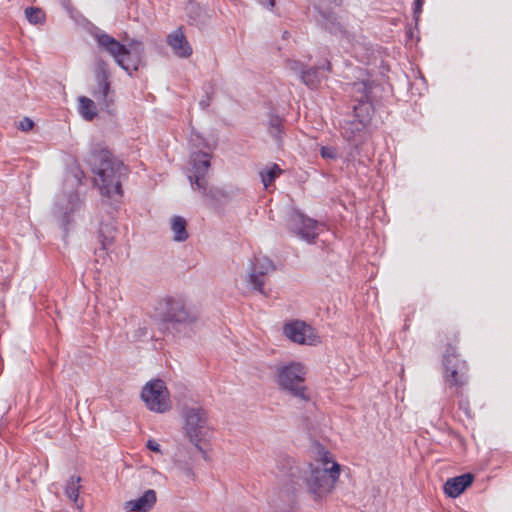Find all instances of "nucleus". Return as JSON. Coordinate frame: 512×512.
I'll use <instances>...</instances> for the list:
<instances>
[{
	"label": "nucleus",
	"mask_w": 512,
	"mask_h": 512,
	"mask_svg": "<svg viewBox=\"0 0 512 512\" xmlns=\"http://www.w3.org/2000/svg\"><path fill=\"white\" fill-rule=\"evenodd\" d=\"M83 177H84V172L79 167H76L75 173H74V178H75L77 185L82 184Z\"/></svg>",
	"instance_id": "nucleus-41"
},
{
	"label": "nucleus",
	"mask_w": 512,
	"mask_h": 512,
	"mask_svg": "<svg viewBox=\"0 0 512 512\" xmlns=\"http://www.w3.org/2000/svg\"><path fill=\"white\" fill-rule=\"evenodd\" d=\"M115 234L116 227L112 220H109L107 222H101L97 233V238L98 242L100 243V247L95 250V253L98 254L100 257L105 258L109 247L112 246V244L114 243Z\"/></svg>",
	"instance_id": "nucleus-17"
},
{
	"label": "nucleus",
	"mask_w": 512,
	"mask_h": 512,
	"mask_svg": "<svg viewBox=\"0 0 512 512\" xmlns=\"http://www.w3.org/2000/svg\"><path fill=\"white\" fill-rule=\"evenodd\" d=\"M156 501L155 490L148 489L140 497L126 501L124 508L129 512H148L153 508Z\"/></svg>",
	"instance_id": "nucleus-18"
},
{
	"label": "nucleus",
	"mask_w": 512,
	"mask_h": 512,
	"mask_svg": "<svg viewBox=\"0 0 512 512\" xmlns=\"http://www.w3.org/2000/svg\"><path fill=\"white\" fill-rule=\"evenodd\" d=\"M33 126L34 122L32 119H30L29 117H23L19 122L18 128L21 131L27 132L30 131L33 128Z\"/></svg>",
	"instance_id": "nucleus-36"
},
{
	"label": "nucleus",
	"mask_w": 512,
	"mask_h": 512,
	"mask_svg": "<svg viewBox=\"0 0 512 512\" xmlns=\"http://www.w3.org/2000/svg\"><path fill=\"white\" fill-rule=\"evenodd\" d=\"M81 481L80 476L72 475L66 482L65 485V495L69 500H71L73 503H75L77 506L78 498H79V490L80 485L79 482Z\"/></svg>",
	"instance_id": "nucleus-28"
},
{
	"label": "nucleus",
	"mask_w": 512,
	"mask_h": 512,
	"mask_svg": "<svg viewBox=\"0 0 512 512\" xmlns=\"http://www.w3.org/2000/svg\"><path fill=\"white\" fill-rule=\"evenodd\" d=\"M285 336L291 341L302 345H315L317 336L314 329L303 321L295 320L286 324L283 328Z\"/></svg>",
	"instance_id": "nucleus-15"
},
{
	"label": "nucleus",
	"mask_w": 512,
	"mask_h": 512,
	"mask_svg": "<svg viewBox=\"0 0 512 512\" xmlns=\"http://www.w3.org/2000/svg\"><path fill=\"white\" fill-rule=\"evenodd\" d=\"M306 65L304 63H302L301 61L299 60H294V59H287L286 60V68L294 73L295 75L298 76V78L301 77L302 75V72L304 71Z\"/></svg>",
	"instance_id": "nucleus-32"
},
{
	"label": "nucleus",
	"mask_w": 512,
	"mask_h": 512,
	"mask_svg": "<svg viewBox=\"0 0 512 512\" xmlns=\"http://www.w3.org/2000/svg\"><path fill=\"white\" fill-rule=\"evenodd\" d=\"M200 105H201L202 107H206V106H208V103H206V102H204V101H200Z\"/></svg>",
	"instance_id": "nucleus-47"
},
{
	"label": "nucleus",
	"mask_w": 512,
	"mask_h": 512,
	"mask_svg": "<svg viewBox=\"0 0 512 512\" xmlns=\"http://www.w3.org/2000/svg\"><path fill=\"white\" fill-rule=\"evenodd\" d=\"M282 170L278 164L273 163L271 166L261 169L259 177L265 188H268L276 178L281 174Z\"/></svg>",
	"instance_id": "nucleus-27"
},
{
	"label": "nucleus",
	"mask_w": 512,
	"mask_h": 512,
	"mask_svg": "<svg viewBox=\"0 0 512 512\" xmlns=\"http://www.w3.org/2000/svg\"><path fill=\"white\" fill-rule=\"evenodd\" d=\"M310 475L305 479L309 492L313 495L315 501H319L323 496L333 489L332 480L328 477L326 470L320 467H313L309 464Z\"/></svg>",
	"instance_id": "nucleus-14"
},
{
	"label": "nucleus",
	"mask_w": 512,
	"mask_h": 512,
	"mask_svg": "<svg viewBox=\"0 0 512 512\" xmlns=\"http://www.w3.org/2000/svg\"><path fill=\"white\" fill-rule=\"evenodd\" d=\"M93 37L98 50L110 55L129 76L144 65L145 48L141 41L131 39L126 45L100 29L93 33Z\"/></svg>",
	"instance_id": "nucleus-2"
},
{
	"label": "nucleus",
	"mask_w": 512,
	"mask_h": 512,
	"mask_svg": "<svg viewBox=\"0 0 512 512\" xmlns=\"http://www.w3.org/2000/svg\"><path fill=\"white\" fill-rule=\"evenodd\" d=\"M350 93L356 104H361L362 102H371L370 93L372 90V83L370 81H356L350 83Z\"/></svg>",
	"instance_id": "nucleus-22"
},
{
	"label": "nucleus",
	"mask_w": 512,
	"mask_h": 512,
	"mask_svg": "<svg viewBox=\"0 0 512 512\" xmlns=\"http://www.w3.org/2000/svg\"><path fill=\"white\" fill-rule=\"evenodd\" d=\"M79 113L87 121H92L97 116V107L88 97H79Z\"/></svg>",
	"instance_id": "nucleus-25"
},
{
	"label": "nucleus",
	"mask_w": 512,
	"mask_h": 512,
	"mask_svg": "<svg viewBox=\"0 0 512 512\" xmlns=\"http://www.w3.org/2000/svg\"><path fill=\"white\" fill-rule=\"evenodd\" d=\"M64 8L67 10V11H71L72 10V5H71V2L70 0H63L62 2Z\"/></svg>",
	"instance_id": "nucleus-43"
},
{
	"label": "nucleus",
	"mask_w": 512,
	"mask_h": 512,
	"mask_svg": "<svg viewBox=\"0 0 512 512\" xmlns=\"http://www.w3.org/2000/svg\"><path fill=\"white\" fill-rule=\"evenodd\" d=\"M346 0H318L315 4H325L332 7H340Z\"/></svg>",
	"instance_id": "nucleus-38"
},
{
	"label": "nucleus",
	"mask_w": 512,
	"mask_h": 512,
	"mask_svg": "<svg viewBox=\"0 0 512 512\" xmlns=\"http://www.w3.org/2000/svg\"><path fill=\"white\" fill-rule=\"evenodd\" d=\"M374 106L372 102L355 104L353 111L341 121V134L349 142L360 141L371 124Z\"/></svg>",
	"instance_id": "nucleus-4"
},
{
	"label": "nucleus",
	"mask_w": 512,
	"mask_h": 512,
	"mask_svg": "<svg viewBox=\"0 0 512 512\" xmlns=\"http://www.w3.org/2000/svg\"><path fill=\"white\" fill-rule=\"evenodd\" d=\"M277 476L291 484L297 483L299 479V468L295 465V461L291 457H283L278 460L276 466Z\"/></svg>",
	"instance_id": "nucleus-21"
},
{
	"label": "nucleus",
	"mask_w": 512,
	"mask_h": 512,
	"mask_svg": "<svg viewBox=\"0 0 512 512\" xmlns=\"http://www.w3.org/2000/svg\"><path fill=\"white\" fill-rule=\"evenodd\" d=\"M424 5V0H414L413 3V19L415 21V26H418V22L420 19V15L422 13V8Z\"/></svg>",
	"instance_id": "nucleus-35"
},
{
	"label": "nucleus",
	"mask_w": 512,
	"mask_h": 512,
	"mask_svg": "<svg viewBox=\"0 0 512 512\" xmlns=\"http://www.w3.org/2000/svg\"><path fill=\"white\" fill-rule=\"evenodd\" d=\"M324 461L327 462L328 461V458H327V455L325 454V457H324Z\"/></svg>",
	"instance_id": "nucleus-48"
},
{
	"label": "nucleus",
	"mask_w": 512,
	"mask_h": 512,
	"mask_svg": "<svg viewBox=\"0 0 512 512\" xmlns=\"http://www.w3.org/2000/svg\"><path fill=\"white\" fill-rule=\"evenodd\" d=\"M184 420L183 430L185 436L207 460V452L200 445L201 441L207 436L209 427L207 413L202 407L184 406L182 409Z\"/></svg>",
	"instance_id": "nucleus-5"
},
{
	"label": "nucleus",
	"mask_w": 512,
	"mask_h": 512,
	"mask_svg": "<svg viewBox=\"0 0 512 512\" xmlns=\"http://www.w3.org/2000/svg\"><path fill=\"white\" fill-rule=\"evenodd\" d=\"M474 475L470 472L448 478L444 483V493L450 498H457L474 482Z\"/></svg>",
	"instance_id": "nucleus-16"
},
{
	"label": "nucleus",
	"mask_w": 512,
	"mask_h": 512,
	"mask_svg": "<svg viewBox=\"0 0 512 512\" xmlns=\"http://www.w3.org/2000/svg\"><path fill=\"white\" fill-rule=\"evenodd\" d=\"M264 276L265 275L258 274V272L251 270L248 278V283L251 286V288L255 291L260 292L261 294H264Z\"/></svg>",
	"instance_id": "nucleus-31"
},
{
	"label": "nucleus",
	"mask_w": 512,
	"mask_h": 512,
	"mask_svg": "<svg viewBox=\"0 0 512 512\" xmlns=\"http://www.w3.org/2000/svg\"><path fill=\"white\" fill-rule=\"evenodd\" d=\"M284 512H296L295 509L293 507H289L286 511Z\"/></svg>",
	"instance_id": "nucleus-46"
},
{
	"label": "nucleus",
	"mask_w": 512,
	"mask_h": 512,
	"mask_svg": "<svg viewBox=\"0 0 512 512\" xmlns=\"http://www.w3.org/2000/svg\"><path fill=\"white\" fill-rule=\"evenodd\" d=\"M155 316L166 328L181 330L191 325L196 317L187 308L182 297L165 296L155 305Z\"/></svg>",
	"instance_id": "nucleus-3"
},
{
	"label": "nucleus",
	"mask_w": 512,
	"mask_h": 512,
	"mask_svg": "<svg viewBox=\"0 0 512 512\" xmlns=\"http://www.w3.org/2000/svg\"><path fill=\"white\" fill-rule=\"evenodd\" d=\"M305 374L306 372L302 364L291 362L277 370V383L280 389L290 396L308 402L310 401V396L307 393V387L303 384Z\"/></svg>",
	"instance_id": "nucleus-6"
},
{
	"label": "nucleus",
	"mask_w": 512,
	"mask_h": 512,
	"mask_svg": "<svg viewBox=\"0 0 512 512\" xmlns=\"http://www.w3.org/2000/svg\"><path fill=\"white\" fill-rule=\"evenodd\" d=\"M171 230L173 232V240L176 242H184L188 239L187 221L182 216H173L171 220Z\"/></svg>",
	"instance_id": "nucleus-24"
},
{
	"label": "nucleus",
	"mask_w": 512,
	"mask_h": 512,
	"mask_svg": "<svg viewBox=\"0 0 512 512\" xmlns=\"http://www.w3.org/2000/svg\"><path fill=\"white\" fill-rule=\"evenodd\" d=\"M86 162L100 180L102 195L109 198L123 196L122 181L128 177L129 169L122 160L108 149L94 148L87 155Z\"/></svg>",
	"instance_id": "nucleus-1"
},
{
	"label": "nucleus",
	"mask_w": 512,
	"mask_h": 512,
	"mask_svg": "<svg viewBox=\"0 0 512 512\" xmlns=\"http://www.w3.org/2000/svg\"><path fill=\"white\" fill-rule=\"evenodd\" d=\"M191 143L198 150L193 151L190 155V164L192 173L188 175L192 189L204 188L205 181H207V174L211 166V153L203 151L204 148H209L207 142L198 133H192Z\"/></svg>",
	"instance_id": "nucleus-7"
},
{
	"label": "nucleus",
	"mask_w": 512,
	"mask_h": 512,
	"mask_svg": "<svg viewBox=\"0 0 512 512\" xmlns=\"http://www.w3.org/2000/svg\"><path fill=\"white\" fill-rule=\"evenodd\" d=\"M202 193L203 196L214 202H220L228 197V193L219 187L209 186L208 181H205L204 188H195Z\"/></svg>",
	"instance_id": "nucleus-26"
},
{
	"label": "nucleus",
	"mask_w": 512,
	"mask_h": 512,
	"mask_svg": "<svg viewBox=\"0 0 512 512\" xmlns=\"http://www.w3.org/2000/svg\"><path fill=\"white\" fill-rule=\"evenodd\" d=\"M320 155L324 159H331V160H335L338 157L336 148H334L332 146H321Z\"/></svg>",
	"instance_id": "nucleus-34"
},
{
	"label": "nucleus",
	"mask_w": 512,
	"mask_h": 512,
	"mask_svg": "<svg viewBox=\"0 0 512 512\" xmlns=\"http://www.w3.org/2000/svg\"><path fill=\"white\" fill-rule=\"evenodd\" d=\"M146 448L149 449L152 452L162 454V450H161L160 444L156 440H154V439H149L146 442Z\"/></svg>",
	"instance_id": "nucleus-37"
},
{
	"label": "nucleus",
	"mask_w": 512,
	"mask_h": 512,
	"mask_svg": "<svg viewBox=\"0 0 512 512\" xmlns=\"http://www.w3.org/2000/svg\"><path fill=\"white\" fill-rule=\"evenodd\" d=\"M184 473H185V475H186L188 478H193V477H194V472H193L192 468H191V467H189V466H186V467L184 468Z\"/></svg>",
	"instance_id": "nucleus-42"
},
{
	"label": "nucleus",
	"mask_w": 512,
	"mask_h": 512,
	"mask_svg": "<svg viewBox=\"0 0 512 512\" xmlns=\"http://www.w3.org/2000/svg\"><path fill=\"white\" fill-rule=\"evenodd\" d=\"M315 15L314 19L317 26L336 37L345 38L349 35L346 27L345 15L340 14V11L335 10L337 7H332L323 4L313 5Z\"/></svg>",
	"instance_id": "nucleus-10"
},
{
	"label": "nucleus",
	"mask_w": 512,
	"mask_h": 512,
	"mask_svg": "<svg viewBox=\"0 0 512 512\" xmlns=\"http://www.w3.org/2000/svg\"><path fill=\"white\" fill-rule=\"evenodd\" d=\"M167 43L178 57L187 58L193 52L181 28L176 29L167 36Z\"/></svg>",
	"instance_id": "nucleus-19"
},
{
	"label": "nucleus",
	"mask_w": 512,
	"mask_h": 512,
	"mask_svg": "<svg viewBox=\"0 0 512 512\" xmlns=\"http://www.w3.org/2000/svg\"><path fill=\"white\" fill-rule=\"evenodd\" d=\"M324 78L323 74L319 72V68L316 66L308 67L306 65L302 72L300 81L310 89H316Z\"/></svg>",
	"instance_id": "nucleus-23"
},
{
	"label": "nucleus",
	"mask_w": 512,
	"mask_h": 512,
	"mask_svg": "<svg viewBox=\"0 0 512 512\" xmlns=\"http://www.w3.org/2000/svg\"><path fill=\"white\" fill-rule=\"evenodd\" d=\"M321 470L327 471L328 477L332 480V484L334 485L340 476L341 466L339 463L333 461L330 468H321Z\"/></svg>",
	"instance_id": "nucleus-33"
},
{
	"label": "nucleus",
	"mask_w": 512,
	"mask_h": 512,
	"mask_svg": "<svg viewBox=\"0 0 512 512\" xmlns=\"http://www.w3.org/2000/svg\"><path fill=\"white\" fill-rule=\"evenodd\" d=\"M282 37L284 39H287L289 37V32L288 31H284Z\"/></svg>",
	"instance_id": "nucleus-44"
},
{
	"label": "nucleus",
	"mask_w": 512,
	"mask_h": 512,
	"mask_svg": "<svg viewBox=\"0 0 512 512\" xmlns=\"http://www.w3.org/2000/svg\"><path fill=\"white\" fill-rule=\"evenodd\" d=\"M251 270L258 272V274L267 275L269 272L275 270V265L273 261L266 256L255 257L252 262Z\"/></svg>",
	"instance_id": "nucleus-29"
},
{
	"label": "nucleus",
	"mask_w": 512,
	"mask_h": 512,
	"mask_svg": "<svg viewBox=\"0 0 512 512\" xmlns=\"http://www.w3.org/2000/svg\"><path fill=\"white\" fill-rule=\"evenodd\" d=\"M83 202L78 192H71L58 197L53 207V217L63 230V239L68 236L70 228L74 225L76 214L82 209Z\"/></svg>",
	"instance_id": "nucleus-9"
},
{
	"label": "nucleus",
	"mask_w": 512,
	"mask_h": 512,
	"mask_svg": "<svg viewBox=\"0 0 512 512\" xmlns=\"http://www.w3.org/2000/svg\"><path fill=\"white\" fill-rule=\"evenodd\" d=\"M318 222L299 210H293L289 214L288 227L289 230L300 239L306 241L308 244H312L317 239Z\"/></svg>",
	"instance_id": "nucleus-13"
},
{
	"label": "nucleus",
	"mask_w": 512,
	"mask_h": 512,
	"mask_svg": "<svg viewBox=\"0 0 512 512\" xmlns=\"http://www.w3.org/2000/svg\"><path fill=\"white\" fill-rule=\"evenodd\" d=\"M258 2L260 5H262L263 7L267 8L269 10H273V8L276 5V0H258Z\"/></svg>",
	"instance_id": "nucleus-40"
},
{
	"label": "nucleus",
	"mask_w": 512,
	"mask_h": 512,
	"mask_svg": "<svg viewBox=\"0 0 512 512\" xmlns=\"http://www.w3.org/2000/svg\"><path fill=\"white\" fill-rule=\"evenodd\" d=\"M317 68H319V72L322 74L324 71L331 72L332 71V65L331 62L326 59L322 64L316 65Z\"/></svg>",
	"instance_id": "nucleus-39"
},
{
	"label": "nucleus",
	"mask_w": 512,
	"mask_h": 512,
	"mask_svg": "<svg viewBox=\"0 0 512 512\" xmlns=\"http://www.w3.org/2000/svg\"><path fill=\"white\" fill-rule=\"evenodd\" d=\"M407 35L408 37L412 38L413 37V31L412 29L410 28L409 31L407 32Z\"/></svg>",
	"instance_id": "nucleus-45"
},
{
	"label": "nucleus",
	"mask_w": 512,
	"mask_h": 512,
	"mask_svg": "<svg viewBox=\"0 0 512 512\" xmlns=\"http://www.w3.org/2000/svg\"><path fill=\"white\" fill-rule=\"evenodd\" d=\"M141 398L153 412L164 413L171 408L168 389L161 379L147 382L141 391Z\"/></svg>",
	"instance_id": "nucleus-12"
},
{
	"label": "nucleus",
	"mask_w": 512,
	"mask_h": 512,
	"mask_svg": "<svg viewBox=\"0 0 512 512\" xmlns=\"http://www.w3.org/2000/svg\"><path fill=\"white\" fill-rule=\"evenodd\" d=\"M25 17L30 24L38 25L46 21L45 12L39 7H27L25 9Z\"/></svg>",
	"instance_id": "nucleus-30"
},
{
	"label": "nucleus",
	"mask_w": 512,
	"mask_h": 512,
	"mask_svg": "<svg viewBox=\"0 0 512 512\" xmlns=\"http://www.w3.org/2000/svg\"><path fill=\"white\" fill-rule=\"evenodd\" d=\"M111 73L109 64L99 59L96 61L94 78L96 86L92 92L93 97L108 111L114 105L115 91L111 87Z\"/></svg>",
	"instance_id": "nucleus-11"
},
{
	"label": "nucleus",
	"mask_w": 512,
	"mask_h": 512,
	"mask_svg": "<svg viewBox=\"0 0 512 512\" xmlns=\"http://www.w3.org/2000/svg\"><path fill=\"white\" fill-rule=\"evenodd\" d=\"M444 382L449 388L460 389L468 383V366L466 361L459 359L457 349L448 344L443 355Z\"/></svg>",
	"instance_id": "nucleus-8"
},
{
	"label": "nucleus",
	"mask_w": 512,
	"mask_h": 512,
	"mask_svg": "<svg viewBox=\"0 0 512 512\" xmlns=\"http://www.w3.org/2000/svg\"><path fill=\"white\" fill-rule=\"evenodd\" d=\"M266 123L267 132L273 138L278 147L282 146L285 134V118L273 112L268 113Z\"/></svg>",
	"instance_id": "nucleus-20"
}]
</instances>
